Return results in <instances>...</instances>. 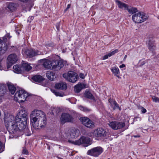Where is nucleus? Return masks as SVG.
Returning <instances> with one entry per match:
<instances>
[{"instance_id": "nucleus-53", "label": "nucleus", "mask_w": 159, "mask_h": 159, "mask_svg": "<svg viewBox=\"0 0 159 159\" xmlns=\"http://www.w3.org/2000/svg\"><path fill=\"white\" fill-rule=\"evenodd\" d=\"M115 75L117 77L119 78H120V76L118 75Z\"/></svg>"}, {"instance_id": "nucleus-36", "label": "nucleus", "mask_w": 159, "mask_h": 159, "mask_svg": "<svg viewBox=\"0 0 159 159\" xmlns=\"http://www.w3.org/2000/svg\"><path fill=\"white\" fill-rule=\"evenodd\" d=\"M115 104L113 105L114 106V107H113V109L114 110H115L116 109H118L120 111H121V108L119 106V105L117 103V102H115Z\"/></svg>"}, {"instance_id": "nucleus-11", "label": "nucleus", "mask_w": 159, "mask_h": 159, "mask_svg": "<svg viewBox=\"0 0 159 159\" xmlns=\"http://www.w3.org/2000/svg\"><path fill=\"white\" fill-rule=\"evenodd\" d=\"M18 60L17 57L15 54H12L8 56L7 58V67L8 69L16 63Z\"/></svg>"}, {"instance_id": "nucleus-54", "label": "nucleus", "mask_w": 159, "mask_h": 159, "mask_svg": "<svg viewBox=\"0 0 159 159\" xmlns=\"http://www.w3.org/2000/svg\"><path fill=\"white\" fill-rule=\"evenodd\" d=\"M127 57V56L126 55H125V57H124V60H125L126 59V58Z\"/></svg>"}, {"instance_id": "nucleus-38", "label": "nucleus", "mask_w": 159, "mask_h": 159, "mask_svg": "<svg viewBox=\"0 0 159 159\" xmlns=\"http://www.w3.org/2000/svg\"><path fill=\"white\" fill-rule=\"evenodd\" d=\"M152 101L153 102H159V98L156 96H153L152 97Z\"/></svg>"}, {"instance_id": "nucleus-30", "label": "nucleus", "mask_w": 159, "mask_h": 159, "mask_svg": "<svg viewBox=\"0 0 159 159\" xmlns=\"http://www.w3.org/2000/svg\"><path fill=\"white\" fill-rule=\"evenodd\" d=\"M17 7V5L15 3H9L7 6V8L11 11H13L16 10Z\"/></svg>"}, {"instance_id": "nucleus-12", "label": "nucleus", "mask_w": 159, "mask_h": 159, "mask_svg": "<svg viewBox=\"0 0 159 159\" xmlns=\"http://www.w3.org/2000/svg\"><path fill=\"white\" fill-rule=\"evenodd\" d=\"M25 53L29 57H32L38 55H43V53L39 51L33 49L26 50L25 52Z\"/></svg>"}, {"instance_id": "nucleus-19", "label": "nucleus", "mask_w": 159, "mask_h": 159, "mask_svg": "<svg viewBox=\"0 0 159 159\" xmlns=\"http://www.w3.org/2000/svg\"><path fill=\"white\" fill-rule=\"evenodd\" d=\"M86 88L85 85L84 84H78L74 87V91L75 93H79L82 89Z\"/></svg>"}, {"instance_id": "nucleus-14", "label": "nucleus", "mask_w": 159, "mask_h": 159, "mask_svg": "<svg viewBox=\"0 0 159 159\" xmlns=\"http://www.w3.org/2000/svg\"><path fill=\"white\" fill-rule=\"evenodd\" d=\"M108 125L111 128L116 130L121 129L125 126L124 123L118 121H112L110 122Z\"/></svg>"}, {"instance_id": "nucleus-49", "label": "nucleus", "mask_w": 159, "mask_h": 159, "mask_svg": "<svg viewBox=\"0 0 159 159\" xmlns=\"http://www.w3.org/2000/svg\"><path fill=\"white\" fill-rule=\"evenodd\" d=\"M125 64H122L121 65H120V66H119V67L120 68H124V67H125Z\"/></svg>"}, {"instance_id": "nucleus-10", "label": "nucleus", "mask_w": 159, "mask_h": 159, "mask_svg": "<svg viewBox=\"0 0 159 159\" xmlns=\"http://www.w3.org/2000/svg\"><path fill=\"white\" fill-rule=\"evenodd\" d=\"M82 123L87 127L92 128L94 126V122L87 117H82L80 118Z\"/></svg>"}, {"instance_id": "nucleus-57", "label": "nucleus", "mask_w": 159, "mask_h": 159, "mask_svg": "<svg viewBox=\"0 0 159 159\" xmlns=\"http://www.w3.org/2000/svg\"><path fill=\"white\" fill-rule=\"evenodd\" d=\"M59 159H62V158H59Z\"/></svg>"}, {"instance_id": "nucleus-18", "label": "nucleus", "mask_w": 159, "mask_h": 159, "mask_svg": "<svg viewBox=\"0 0 159 159\" xmlns=\"http://www.w3.org/2000/svg\"><path fill=\"white\" fill-rule=\"evenodd\" d=\"M7 46L0 39V56L4 53L7 50Z\"/></svg>"}, {"instance_id": "nucleus-34", "label": "nucleus", "mask_w": 159, "mask_h": 159, "mask_svg": "<svg viewBox=\"0 0 159 159\" xmlns=\"http://www.w3.org/2000/svg\"><path fill=\"white\" fill-rule=\"evenodd\" d=\"M79 108L80 110L84 112L89 111H90V110L87 107H84L82 106H79Z\"/></svg>"}, {"instance_id": "nucleus-22", "label": "nucleus", "mask_w": 159, "mask_h": 159, "mask_svg": "<svg viewBox=\"0 0 159 159\" xmlns=\"http://www.w3.org/2000/svg\"><path fill=\"white\" fill-rule=\"evenodd\" d=\"M46 76L49 80L51 81H54L56 78L55 72L51 70L47 72Z\"/></svg>"}, {"instance_id": "nucleus-41", "label": "nucleus", "mask_w": 159, "mask_h": 159, "mask_svg": "<svg viewBox=\"0 0 159 159\" xmlns=\"http://www.w3.org/2000/svg\"><path fill=\"white\" fill-rule=\"evenodd\" d=\"M34 19V17L33 16H30L28 18V19L27 20V22L30 23Z\"/></svg>"}, {"instance_id": "nucleus-27", "label": "nucleus", "mask_w": 159, "mask_h": 159, "mask_svg": "<svg viewBox=\"0 0 159 159\" xmlns=\"http://www.w3.org/2000/svg\"><path fill=\"white\" fill-rule=\"evenodd\" d=\"M6 86L5 84H0V95L3 96L6 91Z\"/></svg>"}, {"instance_id": "nucleus-2", "label": "nucleus", "mask_w": 159, "mask_h": 159, "mask_svg": "<svg viewBox=\"0 0 159 159\" xmlns=\"http://www.w3.org/2000/svg\"><path fill=\"white\" fill-rule=\"evenodd\" d=\"M28 118L26 112L21 110L15 117V121L18 126L20 131L24 129L26 127Z\"/></svg>"}, {"instance_id": "nucleus-3", "label": "nucleus", "mask_w": 159, "mask_h": 159, "mask_svg": "<svg viewBox=\"0 0 159 159\" xmlns=\"http://www.w3.org/2000/svg\"><path fill=\"white\" fill-rule=\"evenodd\" d=\"M68 142L70 143L75 145H80L82 144L85 147H87L91 144L90 138L84 136L75 141L69 139L68 140Z\"/></svg>"}, {"instance_id": "nucleus-28", "label": "nucleus", "mask_w": 159, "mask_h": 159, "mask_svg": "<svg viewBox=\"0 0 159 159\" xmlns=\"http://www.w3.org/2000/svg\"><path fill=\"white\" fill-rule=\"evenodd\" d=\"M84 96L90 99H93L94 97L92 93L89 91L86 90L85 91L84 93Z\"/></svg>"}, {"instance_id": "nucleus-48", "label": "nucleus", "mask_w": 159, "mask_h": 159, "mask_svg": "<svg viewBox=\"0 0 159 159\" xmlns=\"http://www.w3.org/2000/svg\"><path fill=\"white\" fill-rule=\"evenodd\" d=\"M80 78H81L83 79H84V74H82V73H80Z\"/></svg>"}, {"instance_id": "nucleus-9", "label": "nucleus", "mask_w": 159, "mask_h": 159, "mask_svg": "<svg viewBox=\"0 0 159 159\" xmlns=\"http://www.w3.org/2000/svg\"><path fill=\"white\" fill-rule=\"evenodd\" d=\"M15 118L12 115H10L9 114H5L4 118V121L6 127L7 128L14 123Z\"/></svg>"}, {"instance_id": "nucleus-59", "label": "nucleus", "mask_w": 159, "mask_h": 159, "mask_svg": "<svg viewBox=\"0 0 159 159\" xmlns=\"http://www.w3.org/2000/svg\"><path fill=\"white\" fill-rule=\"evenodd\" d=\"M144 63H143V65L144 64Z\"/></svg>"}, {"instance_id": "nucleus-35", "label": "nucleus", "mask_w": 159, "mask_h": 159, "mask_svg": "<svg viewBox=\"0 0 159 159\" xmlns=\"http://www.w3.org/2000/svg\"><path fill=\"white\" fill-rule=\"evenodd\" d=\"M53 93L57 96L63 97L64 95V94L63 93H60L55 90H54Z\"/></svg>"}, {"instance_id": "nucleus-33", "label": "nucleus", "mask_w": 159, "mask_h": 159, "mask_svg": "<svg viewBox=\"0 0 159 159\" xmlns=\"http://www.w3.org/2000/svg\"><path fill=\"white\" fill-rule=\"evenodd\" d=\"M111 70L115 75H118L120 73L119 69L118 67H112L111 69Z\"/></svg>"}, {"instance_id": "nucleus-51", "label": "nucleus", "mask_w": 159, "mask_h": 159, "mask_svg": "<svg viewBox=\"0 0 159 159\" xmlns=\"http://www.w3.org/2000/svg\"><path fill=\"white\" fill-rule=\"evenodd\" d=\"M1 61H2V60H0V69L1 70L2 69V66L1 65Z\"/></svg>"}, {"instance_id": "nucleus-44", "label": "nucleus", "mask_w": 159, "mask_h": 159, "mask_svg": "<svg viewBox=\"0 0 159 159\" xmlns=\"http://www.w3.org/2000/svg\"><path fill=\"white\" fill-rule=\"evenodd\" d=\"M109 57H110L109 56V54H107L104 55L103 57V60L106 59H107Z\"/></svg>"}, {"instance_id": "nucleus-6", "label": "nucleus", "mask_w": 159, "mask_h": 159, "mask_svg": "<svg viewBox=\"0 0 159 159\" xmlns=\"http://www.w3.org/2000/svg\"><path fill=\"white\" fill-rule=\"evenodd\" d=\"M132 18L133 21L137 23L143 22L147 19V16L144 15L143 13H141L140 12L134 13L132 16Z\"/></svg>"}, {"instance_id": "nucleus-45", "label": "nucleus", "mask_w": 159, "mask_h": 159, "mask_svg": "<svg viewBox=\"0 0 159 159\" xmlns=\"http://www.w3.org/2000/svg\"><path fill=\"white\" fill-rule=\"evenodd\" d=\"M71 6V5L70 4H69L67 6L65 10V11L66 12V11L68 10L70 8Z\"/></svg>"}, {"instance_id": "nucleus-26", "label": "nucleus", "mask_w": 159, "mask_h": 159, "mask_svg": "<svg viewBox=\"0 0 159 159\" xmlns=\"http://www.w3.org/2000/svg\"><path fill=\"white\" fill-rule=\"evenodd\" d=\"M7 85L9 92L11 94H13L16 91V87L11 83H7Z\"/></svg>"}, {"instance_id": "nucleus-24", "label": "nucleus", "mask_w": 159, "mask_h": 159, "mask_svg": "<svg viewBox=\"0 0 159 159\" xmlns=\"http://www.w3.org/2000/svg\"><path fill=\"white\" fill-rule=\"evenodd\" d=\"M43 66L45 68L53 70L52 60H47L43 63Z\"/></svg>"}, {"instance_id": "nucleus-42", "label": "nucleus", "mask_w": 159, "mask_h": 159, "mask_svg": "<svg viewBox=\"0 0 159 159\" xmlns=\"http://www.w3.org/2000/svg\"><path fill=\"white\" fill-rule=\"evenodd\" d=\"M2 39H1V40L3 41V42L6 44V43L7 41L8 40L7 38H6V36H5L2 38Z\"/></svg>"}, {"instance_id": "nucleus-37", "label": "nucleus", "mask_w": 159, "mask_h": 159, "mask_svg": "<svg viewBox=\"0 0 159 159\" xmlns=\"http://www.w3.org/2000/svg\"><path fill=\"white\" fill-rule=\"evenodd\" d=\"M22 153L23 154L28 155L29 154V152L28 150L26 149L25 147H23L22 152Z\"/></svg>"}, {"instance_id": "nucleus-1", "label": "nucleus", "mask_w": 159, "mask_h": 159, "mask_svg": "<svg viewBox=\"0 0 159 159\" xmlns=\"http://www.w3.org/2000/svg\"><path fill=\"white\" fill-rule=\"evenodd\" d=\"M30 122L35 129H39L44 126L46 123V119L44 112L41 110H34L30 116Z\"/></svg>"}, {"instance_id": "nucleus-56", "label": "nucleus", "mask_w": 159, "mask_h": 159, "mask_svg": "<svg viewBox=\"0 0 159 159\" xmlns=\"http://www.w3.org/2000/svg\"><path fill=\"white\" fill-rule=\"evenodd\" d=\"M48 149H50V147H48Z\"/></svg>"}, {"instance_id": "nucleus-17", "label": "nucleus", "mask_w": 159, "mask_h": 159, "mask_svg": "<svg viewBox=\"0 0 159 159\" xmlns=\"http://www.w3.org/2000/svg\"><path fill=\"white\" fill-rule=\"evenodd\" d=\"M6 128L9 132L13 134H15L20 131L16 121Z\"/></svg>"}, {"instance_id": "nucleus-55", "label": "nucleus", "mask_w": 159, "mask_h": 159, "mask_svg": "<svg viewBox=\"0 0 159 159\" xmlns=\"http://www.w3.org/2000/svg\"><path fill=\"white\" fill-rule=\"evenodd\" d=\"M19 159H25V158L23 157H20Z\"/></svg>"}, {"instance_id": "nucleus-16", "label": "nucleus", "mask_w": 159, "mask_h": 159, "mask_svg": "<svg viewBox=\"0 0 159 159\" xmlns=\"http://www.w3.org/2000/svg\"><path fill=\"white\" fill-rule=\"evenodd\" d=\"M154 42L155 41L153 39H150L147 43L148 49L152 53L154 52L156 49V46Z\"/></svg>"}, {"instance_id": "nucleus-4", "label": "nucleus", "mask_w": 159, "mask_h": 159, "mask_svg": "<svg viewBox=\"0 0 159 159\" xmlns=\"http://www.w3.org/2000/svg\"><path fill=\"white\" fill-rule=\"evenodd\" d=\"M28 94L27 92L23 89H20L16 92L14 95V99L19 102H24Z\"/></svg>"}, {"instance_id": "nucleus-20", "label": "nucleus", "mask_w": 159, "mask_h": 159, "mask_svg": "<svg viewBox=\"0 0 159 159\" xmlns=\"http://www.w3.org/2000/svg\"><path fill=\"white\" fill-rule=\"evenodd\" d=\"M55 88L58 89L66 90L67 88V86L65 83L61 82L56 84Z\"/></svg>"}, {"instance_id": "nucleus-46", "label": "nucleus", "mask_w": 159, "mask_h": 159, "mask_svg": "<svg viewBox=\"0 0 159 159\" xmlns=\"http://www.w3.org/2000/svg\"><path fill=\"white\" fill-rule=\"evenodd\" d=\"M56 28L58 30H59L60 29V24L59 23H57L56 25Z\"/></svg>"}, {"instance_id": "nucleus-31", "label": "nucleus", "mask_w": 159, "mask_h": 159, "mask_svg": "<svg viewBox=\"0 0 159 159\" xmlns=\"http://www.w3.org/2000/svg\"><path fill=\"white\" fill-rule=\"evenodd\" d=\"M13 68L15 72L17 73L21 72L22 71L21 69H22V67L17 65L14 66Z\"/></svg>"}, {"instance_id": "nucleus-32", "label": "nucleus", "mask_w": 159, "mask_h": 159, "mask_svg": "<svg viewBox=\"0 0 159 159\" xmlns=\"http://www.w3.org/2000/svg\"><path fill=\"white\" fill-rule=\"evenodd\" d=\"M127 10L128 11L129 13L131 14H133L134 13H135L138 11L136 8L131 7H129V6L128 7V9Z\"/></svg>"}, {"instance_id": "nucleus-43", "label": "nucleus", "mask_w": 159, "mask_h": 159, "mask_svg": "<svg viewBox=\"0 0 159 159\" xmlns=\"http://www.w3.org/2000/svg\"><path fill=\"white\" fill-rule=\"evenodd\" d=\"M141 112L143 113H145L147 111L143 107H141Z\"/></svg>"}, {"instance_id": "nucleus-15", "label": "nucleus", "mask_w": 159, "mask_h": 159, "mask_svg": "<svg viewBox=\"0 0 159 159\" xmlns=\"http://www.w3.org/2000/svg\"><path fill=\"white\" fill-rule=\"evenodd\" d=\"M61 124H64L66 122H71L73 120L72 116L68 114L62 113L60 118Z\"/></svg>"}, {"instance_id": "nucleus-21", "label": "nucleus", "mask_w": 159, "mask_h": 159, "mask_svg": "<svg viewBox=\"0 0 159 159\" xmlns=\"http://www.w3.org/2000/svg\"><path fill=\"white\" fill-rule=\"evenodd\" d=\"M70 137L72 138H76L79 135L80 131L78 129H70Z\"/></svg>"}, {"instance_id": "nucleus-47", "label": "nucleus", "mask_w": 159, "mask_h": 159, "mask_svg": "<svg viewBox=\"0 0 159 159\" xmlns=\"http://www.w3.org/2000/svg\"><path fill=\"white\" fill-rule=\"evenodd\" d=\"M6 36V38H7V39L8 40L9 39L11 38V36L10 35V34H6V35L5 36Z\"/></svg>"}, {"instance_id": "nucleus-39", "label": "nucleus", "mask_w": 159, "mask_h": 159, "mask_svg": "<svg viewBox=\"0 0 159 159\" xmlns=\"http://www.w3.org/2000/svg\"><path fill=\"white\" fill-rule=\"evenodd\" d=\"M109 101L111 106H113L115 104V102H116V101L115 100L111 99L109 100Z\"/></svg>"}, {"instance_id": "nucleus-25", "label": "nucleus", "mask_w": 159, "mask_h": 159, "mask_svg": "<svg viewBox=\"0 0 159 159\" xmlns=\"http://www.w3.org/2000/svg\"><path fill=\"white\" fill-rule=\"evenodd\" d=\"M32 79L34 81L39 83L41 82L44 80L42 76L39 75H36L32 77Z\"/></svg>"}, {"instance_id": "nucleus-50", "label": "nucleus", "mask_w": 159, "mask_h": 159, "mask_svg": "<svg viewBox=\"0 0 159 159\" xmlns=\"http://www.w3.org/2000/svg\"><path fill=\"white\" fill-rule=\"evenodd\" d=\"M2 96H1L0 95V103L2 102Z\"/></svg>"}, {"instance_id": "nucleus-7", "label": "nucleus", "mask_w": 159, "mask_h": 159, "mask_svg": "<svg viewBox=\"0 0 159 159\" xmlns=\"http://www.w3.org/2000/svg\"><path fill=\"white\" fill-rule=\"evenodd\" d=\"M103 151V149L100 147H96L89 150L87 154L94 157H98L100 155Z\"/></svg>"}, {"instance_id": "nucleus-58", "label": "nucleus", "mask_w": 159, "mask_h": 159, "mask_svg": "<svg viewBox=\"0 0 159 159\" xmlns=\"http://www.w3.org/2000/svg\"><path fill=\"white\" fill-rule=\"evenodd\" d=\"M144 63H143V65L144 64Z\"/></svg>"}, {"instance_id": "nucleus-23", "label": "nucleus", "mask_w": 159, "mask_h": 159, "mask_svg": "<svg viewBox=\"0 0 159 159\" xmlns=\"http://www.w3.org/2000/svg\"><path fill=\"white\" fill-rule=\"evenodd\" d=\"M116 2L119 8L124 9L125 10H127L128 9V5L127 4L122 2L118 0H116Z\"/></svg>"}, {"instance_id": "nucleus-5", "label": "nucleus", "mask_w": 159, "mask_h": 159, "mask_svg": "<svg viewBox=\"0 0 159 159\" xmlns=\"http://www.w3.org/2000/svg\"><path fill=\"white\" fill-rule=\"evenodd\" d=\"M63 76L66 80L73 83H75L79 78L77 74L72 71H69L67 73H64Z\"/></svg>"}, {"instance_id": "nucleus-29", "label": "nucleus", "mask_w": 159, "mask_h": 159, "mask_svg": "<svg viewBox=\"0 0 159 159\" xmlns=\"http://www.w3.org/2000/svg\"><path fill=\"white\" fill-rule=\"evenodd\" d=\"M22 69L27 71H29L31 69V67L28 63H23L22 65Z\"/></svg>"}, {"instance_id": "nucleus-52", "label": "nucleus", "mask_w": 159, "mask_h": 159, "mask_svg": "<svg viewBox=\"0 0 159 159\" xmlns=\"http://www.w3.org/2000/svg\"><path fill=\"white\" fill-rule=\"evenodd\" d=\"M134 138H138V137H140V136H139V135H134Z\"/></svg>"}, {"instance_id": "nucleus-8", "label": "nucleus", "mask_w": 159, "mask_h": 159, "mask_svg": "<svg viewBox=\"0 0 159 159\" xmlns=\"http://www.w3.org/2000/svg\"><path fill=\"white\" fill-rule=\"evenodd\" d=\"M93 134L96 137L101 139H104L107 137V131L102 128H97L94 131Z\"/></svg>"}, {"instance_id": "nucleus-40", "label": "nucleus", "mask_w": 159, "mask_h": 159, "mask_svg": "<svg viewBox=\"0 0 159 159\" xmlns=\"http://www.w3.org/2000/svg\"><path fill=\"white\" fill-rule=\"evenodd\" d=\"M118 52V50L117 49H116L115 50L110 52L108 53L109 57H111L112 55H114L117 52Z\"/></svg>"}, {"instance_id": "nucleus-13", "label": "nucleus", "mask_w": 159, "mask_h": 159, "mask_svg": "<svg viewBox=\"0 0 159 159\" xmlns=\"http://www.w3.org/2000/svg\"><path fill=\"white\" fill-rule=\"evenodd\" d=\"M52 65L53 70L57 71L60 70L64 66V64L62 60H52Z\"/></svg>"}]
</instances>
